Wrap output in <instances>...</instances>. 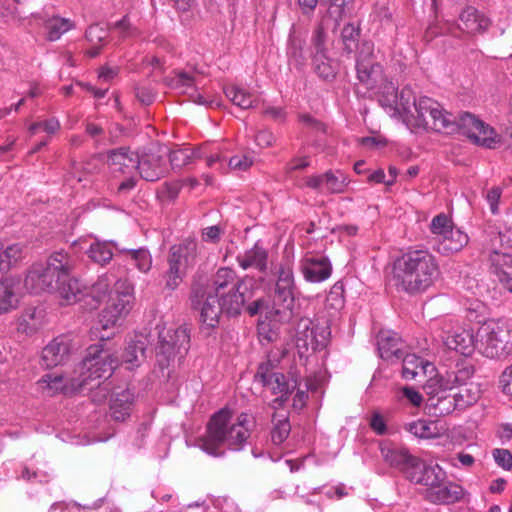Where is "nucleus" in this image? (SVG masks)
Masks as SVG:
<instances>
[{
	"label": "nucleus",
	"mask_w": 512,
	"mask_h": 512,
	"mask_svg": "<svg viewBox=\"0 0 512 512\" xmlns=\"http://www.w3.org/2000/svg\"><path fill=\"white\" fill-rule=\"evenodd\" d=\"M380 105L391 118L401 121L412 133H462L476 145L489 149L496 148L501 142L495 130L473 114L463 112L454 116L434 99L417 97L409 86L398 92L390 85L383 93Z\"/></svg>",
	"instance_id": "1"
},
{
	"label": "nucleus",
	"mask_w": 512,
	"mask_h": 512,
	"mask_svg": "<svg viewBox=\"0 0 512 512\" xmlns=\"http://www.w3.org/2000/svg\"><path fill=\"white\" fill-rule=\"evenodd\" d=\"M251 426L252 419L247 413L234 415L230 409L223 408L211 417L198 446L212 456H222L225 449L240 451L250 437Z\"/></svg>",
	"instance_id": "2"
},
{
	"label": "nucleus",
	"mask_w": 512,
	"mask_h": 512,
	"mask_svg": "<svg viewBox=\"0 0 512 512\" xmlns=\"http://www.w3.org/2000/svg\"><path fill=\"white\" fill-rule=\"evenodd\" d=\"M440 274L436 257L428 250H409L395 259L392 280L398 290L419 294L429 289Z\"/></svg>",
	"instance_id": "3"
},
{
	"label": "nucleus",
	"mask_w": 512,
	"mask_h": 512,
	"mask_svg": "<svg viewBox=\"0 0 512 512\" xmlns=\"http://www.w3.org/2000/svg\"><path fill=\"white\" fill-rule=\"evenodd\" d=\"M116 359L111 351L104 348L103 343L94 344L88 347L86 355L81 363L74 370L77 381L73 382L74 387L99 388L107 392V385L102 386L101 379H108L115 368ZM106 393L103 394V398Z\"/></svg>",
	"instance_id": "4"
},
{
	"label": "nucleus",
	"mask_w": 512,
	"mask_h": 512,
	"mask_svg": "<svg viewBox=\"0 0 512 512\" xmlns=\"http://www.w3.org/2000/svg\"><path fill=\"white\" fill-rule=\"evenodd\" d=\"M74 267L73 259L63 251L54 252L46 266L34 264L28 271L24 285L31 293L56 291L58 282Z\"/></svg>",
	"instance_id": "5"
},
{
	"label": "nucleus",
	"mask_w": 512,
	"mask_h": 512,
	"mask_svg": "<svg viewBox=\"0 0 512 512\" xmlns=\"http://www.w3.org/2000/svg\"><path fill=\"white\" fill-rule=\"evenodd\" d=\"M478 350L488 359L507 360L512 355V321L489 320L477 330Z\"/></svg>",
	"instance_id": "6"
},
{
	"label": "nucleus",
	"mask_w": 512,
	"mask_h": 512,
	"mask_svg": "<svg viewBox=\"0 0 512 512\" xmlns=\"http://www.w3.org/2000/svg\"><path fill=\"white\" fill-rule=\"evenodd\" d=\"M197 257V243L194 240L186 239L171 246L167 257L168 269L163 274L165 288L172 291L177 289L187 272L196 265Z\"/></svg>",
	"instance_id": "7"
},
{
	"label": "nucleus",
	"mask_w": 512,
	"mask_h": 512,
	"mask_svg": "<svg viewBox=\"0 0 512 512\" xmlns=\"http://www.w3.org/2000/svg\"><path fill=\"white\" fill-rule=\"evenodd\" d=\"M135 303L134 286L127 280H118L109 293L106 307L100 314L103 330L119 325L130 313Z\"/></svg>",
	"instance_id": "8"
},
{
	"label": "nucleus",
	"mask_w": 512,
	"mask_h": 512,
	"mask_svg": "<svg viewBox=\"0 0 512 512\" xmlns=\"http://www.w3.org/2000/svg\"><path fill=\"white\" fill-rule=\"evenodd\" d=\"M404 429L419 439L440 440V444L448 448L461 445L465 440L456 427L441 420L418 419L406 423Z\"/></svg>",
	"instance_id": "9"
},
{
	"label": "nucleus",
	"mask_w": 512,
	"mask_h": 512,
	"mask_svg": "<svg viewBox=\"0 0 512 512\" xmlns=\"http://www.w3.org/2000/svg\"><path fill=\"white\" fill-rule=\"evenodd\" d=\"M430 231L434 236V249L442 255H450L461 251L469 242V237L444 213L436 215L430 223Z\"/></svg>",
	"instance_id": "10"
},
{
	"label": "nucleus",
	"mask_w": 512,
	"mask_h": 512,
	"mask_svg": "<svg viewBox=\"0 0 512 512\" xmlns=\"http://www.w3.org/2000/svg\"><path fill=\"white\" fill-rule=\"evenodd\" d=\"M374 44L370 41H364L358 50L356 60V71L358 80L368 89H382L379 100L384 92L388 91L392 82H388L383 74V68L374 61Z\"/></svg>",
	"instance_id": "11"
},
{
	"label": "nucleus",
	"mask_w": 512,
	"mask_h": 512,
	"mask_svg": "<svg viewBox=\"0 0 512 512\" xmlns=\"http://www.w3.org/2000/svg\"><path fill=\"white\" fill-rule=\"evenodd\" d=\"M158 346L157 355L162 356L167 362L176 355L186 353L189 349L190 336L185 327H169L165 324L157 325Z\"/></svg>",
	"instance_id": "12"
},
{
	"label": "nucleus",
	"mask_w": 512,
	"mask_h": 512,
	"mask_svg": "<svg viewBox=\"0 0 512 512\" xmlns=\"http://www.w3.org/2000/svg\"><path fill=\"white\" fill-rule=\"evenodd\" d=\"M472 367H461L453 371H447L445 374L429 375L423 389L427 395L437 397L444 395L446 391L466 385L472 377Z\"/></svg>",
	"instance_id": "13"
},
{
	"label": "nucleus",
	"mask_w": 512,
	"mask_h": 512,
	"mask_svg": "<svg viewBox=\"0 0 512 512\" xmlns=\"http://www.w3.org/2000/svg\"><path fill=\"white\" fill-rule=\"evenodd\" d=\"M275 314L291 312L295 303V281L290 263L281 264L274 293Z\"/></svg>",
	"instance_id": "14"
},
{
	"label": "nucleus",
	"mask_w": 512,
	"mask_h": 512,
	"mask_svg": "<svg viewBox=\"0 0 512 512\" xmlns=\"http://www.w3.org/2000/svg\"><path fill=\"white\" fill-rule=\"evenodd\" d=\"M256 281L251 277H244L239 284L223 293L218 294L219 303L223 312L230 316H236L242 311L246 301L253 295Z\"/></svg>",
	"instance_id": "15"
},
{
	"label": "nucleus",
	"mask_w": 512,
	"mask_h": 512,
	"mask_svg": "<svg viewBox=\"0 0 512 512\" xmlns=\"http://www.w3.org/2000/svg\"><path fill=\"white\" fill-rule=\"evenodd\" d=\"M331 331L326 323L315 322L309 318L301 319L297 325V343L313 351L323 349L330 338Z\"/></svg>",
	"instance_id": "16"
},
{
	"label": "nucleus",
	"mask_w": 512,
	"mask_h": 512,
	"mask_svg": "<svg viewBox=\"0 0 512 512\" xmlns=\"http://www.w3.org/2000/svg\"><path fill=\"white\" fill-rule=\"evenodd\" d=\"M166 155L167 149L162 147L138 154L136 169L141 178L146 181H156L163 177L167 172Z\"/></svg>",
	"instance_id": "17"
},
{
	"label": "nucleus",
	"mask_w": 512,
	"mask_h": 512,
	"mask_svg": "<svg viewBox=\"0 0 512 512\" xmlns=\"http://www.w3.org/2000/svg\"><path fill=\"white\" fill-rule=\"evenodd\" d=\"M443 469L433 480L432 485L426 487L425 498L434 504H451L462 499L464 490L461 486L446 481Z\"/></svg>",
	"instance_id": "18"
},
{
	"label": "nucleus",
	"mask_w": 512,
	"mask_h": 512,
	"mask_svg": "<svg viewBox=\"0 0 512 512\" xmlns=\"http://www.w3.org/2000/svg\"><path fill=\"white\" fill-rule=\"evenodd\" d=\"M255 380L268 388L273 394H280L273 401V407L275 408L282 405L292 390L295 389V382L290 384L283 374L270 371L266 365L259 366Z\"/></svg>",
	"instance_id": "19"
},
{
	"label": "nucleus",
	"mask_w": 512,
	"mask_h": 512,
	"mask_svg": "<svg viewBox=\"0 0 512 512\" xmlns=\"http://www.w3.org/2000/svg\"><path fill=\"white\" fill-rule=\"evenodd\" d=\"M300 271L307 282L320 283L332 274V264L323 254L307 252L300 260Z\"/></svg>",
	"instance_id": "20"
},
{
	"label": "nucleus",
	"mask_w": 512,
	"mask_h": 512,
	"mask_svg": "<svg viewBox=\"0 0 512 512\" xmlns=\"http://www.w3.org/2000/svg\"><path fill=\"white\" fill-rule=\"evenodd\" d=\"M445 346L462 355L470 356L478 347L477 333L473 329L458 327L442 336Z\"/></svg>",
	"instance_id": "21"
},
{
	"label": "nucleus",
	"mask_w": 512,
	"mask_h": 512,
	"mask_svg": "<svg viewBox=\"0 0 512 512\" xmlns=\"http://www.w3.org/2000/svg\"><path fill=\"white\" fill-rule=\"evenodd\" d=\"M442 468L439 465H428L422 459L413 456L404 468V476L410 482L427 487L433 484Z\"/></svg>",
	"instance_id": "22"
},
{
	"label": "nucleus",
	"mask_w": 512,
	"mask_h": 512,
	"mask_svg": "<svg viewBox=\"0 0 512 512\" xmlns=\"http://www.w3.org/2000/svg\"><path fill=\"white\" fill-rule=\"evenodd\" d=\"M71 351L67 337L59 336L50 341L42 350V363L46 368H54L64 363Z\"/></svg>",
	"instance_id": "23"
},
{
	"label": "nucleus",
	"mask_w": 512,
	"mask_h": 512,
	"mask_svg": "<svg viewBox=\"0 0 512 512\" xmlns=\"http://www.w3.org/2000/svg\"><path fill=\"white\" fill-rule=\"evenodd\" d=\"M490 271L505 290L512 285V254L494 251L490 255Z\"/></svg>",
	"instance_id": "24"
},
{
	"label": "nucleus",
	"mask_w": 512,
	"mask_h": 512,
	"mask_svg": "<svg viewBox=\"0 0 512 512\" xmlns=\"http://www.w3.org/2000/svg\"><path fill=\"white\" fill-rule=\"evenodd\" d=\"M134 394L129 389H117L110 399V414L115 421H125L131 414Z\"/></svg>",
	"instance_id": "25"
},
{
	"label": "nucleus",
	"mask_w": 512,
	"mask_h": 512,
	"mask_svg": "<svg viewBox=\"0 0 512 512\" xmlns=\"http://www.w3.org/2000/svg\"><path fill=\"white\" fill-rule=\"evenodd\" d=\"M138 153L129 148L112 150L108 154V163L113 173L130 174L137 167Z\"/></svg>",
	"instance_id": "26"
},
{
	"label": "nucleus",
	"mask_w": 512,
	"mask_h": 512,
	"mask_svg": "<svg viewBox=\"0 0 512 512\" xmlns=\"http://www.w3.org/2000/svg\"><path fill=\"white\" fill-rule=\"evenodd\" d=\"M459 29L467 34H476L486 31L490 20L473 7L465 8L459 16Z\"/></svg>",
	"instance_id": "27"
},
{
	"label": "nucleus",
	"mask_w": 512,
	"mask_h": 512,
	"mask_svg": "<svg viewBox=\"0 0 512 512\" xmlns=\"http://www.w3.org/2000/svg\"><path fill=\"white\" fill-rule=\"evenodd\" d=\"M267 261L268 252L264 247L260 246L258 242L255 243L252 248L237 256V262L244 270L253 268L259 272H265L267 269Z\"/></svg>",
	"instance_id": "28"
},
{
	"label": "nucleus",
	"mask_w": 512,
	"mask_h": 512,
	"mask_svg": "<svg viewBox=\"0 0 512 512\" xmlns=\"http://www.w3.org/2000/svg\"><path fill=\"white\" fill-rule=\"evenodd\" d=\"M166 81L172 90L182 94H190L193 97V101L198 104L206 103L200 94L195 93L196 80L193 75L180 71L174 72Z\"/></svg>",
	"instance_id": "29"
},
{
	"label": "nucleus",
	"mask_w": 512,
	"mask_h": 512,
	"mask_svg": "<svg viewBox=\"0 0 512 512\" xmlns=\"http://www.w3.org/2000/svg\"><path fill=\"white\" fill-rule=\"evenodd\" d=\"M435 371L434 364L421 359L416 354H407L403 358L402 377L406 380H413L419 374L431 375Z\"/></svg>",
	"instance_id": "30"
},
{
	"label": "nucleus",
	"mask_w": 512,
	"mask_h": 512,
	"mask_svg": "<svg viewBox=\"0 0 512 512\" xmlns=\"http://www.w3.org/2000/svg\"><path fill=\"white\" fill-rule=\"evenodd\" d=\"M380 452L383 460L392 467L400 469L403 473L413 455L406 448L397 447L388 442L380 443Z\"/></svg>",
	"instance_id": "31"
},
{
	"label": "nucleus",
	"mask_w": 512,
	"mask_h": 512,
	"mask_svg": "<svg viewBox=\"0 0 512 512\" xmlns=\"http://www.w3.org/2000/svg\"><path fill=\"white\" fill-rule=\"evenodd\" d=\"M74 381H77L75 374L68 379L60 374L49 373L42 376L39 383L53 395L59 392L72 393L80 390L81 387H74Z\"/></svg>",
	"instance_id": "32"
},
{
	"label": "nucleus",
	"mask_w": 512,
	"mask_h": 512,
	"mask_svg": "<svg viewBox=\"0 0 512 512\" xmlns=\"http://www.w3.org/2000/svg\"><path fill=\"white\" fill-rule=\"evenodd\" d=\"M56 292L59 297L63 300V304H73L81 299L84 294L83 286L80 282L69 276V272L61 278L60 282H58Z\"/></svg>",
	"instance_id": "33"
},
{
	"label": "nucleus",
	"mask_w": 512,
	"mask_h": 512,
	"mask_svg": "<svg viewBox=\"0 0 512 512\" xmlns=\"http://www.w3.org/2000/svg\"><path fill=\"white\" fill-rule=\"evenodd\" d=\"M306 33L302 32L293 25L289 32L287 55L289 60L298 68L302 67L305 62L303 54V46L305 43Z\"/></svg>",
	"instance_id": "34"
},
{
	"label": "nucleus",
	"mask_w": 512,
	"mask_h": 512,
	"mask_svg": "<svg viewBox=\"0 0 512 512\" xmlns=\"http://www.w3.org/2000/svg\"><path fill=\"white\" fill-rule=\"evenodd\" d=\"M223 309L217 295L209 292L200 308V320L208 328H214L218 322Z\"/></svg>",
	"instance_id": "35"
},
{
	"label": "nucleus",
	"mask_w": 512,
	"mask_h": 512,
	"mask_svg": "<svg viewBox=\"0 0 512 512\" xmlns=\"http://www.w3.org/2000/svg\"><path fill=\"white\" fill-rule=\"evenodd\" d=\"M226 97L241 109L257 106V96L238 85H229L224 90Z\"/></svg>",
	"instance_id": "36"
},
{
	"label": "nucleus",
	"mask_w": 512,
	"mask_h": 512,
	"mask_svg": "<svg viewBox=\"0 0 512 512\" xmlns=\"http://www.w3.org/2000/svg\"><path fill=\"white\" fill-rule=\"evenodd\" d=\"M124 259L132 264L142 273H148L152 267V255L146 248L126 249L118 248Z\"/></svg>",
	"instance_id": "37"
},
{
	"label": "nucleus",
	"mask_w": 512,
	"mask_h": 512,
	"mask_svg": "<svg viewBox=\"0 0 512 512\" xmlns=\"http://www.w3.org/2000/svg\"><path fill=\"white\" fill-rule=\"evenodd\" d=\"M111 245L118 250L119 247L117 243L95 239L94 242L89 245L86 252L93 262L105 265L109 263L113 257V252L110 247Z\"/></svg>",
	"instance_id": "38"
},
{
	"label": "nucleus",
	"mask_w": 512,
	"mask_h": 512,
	"mask_svg": "<svg viewBox=\"0 0 512 512\" xmlns=\"http://www.w3.org/2000/svg\"><path fill=\"white\" fill-rule=\"evenodd\" d=\"M24 259V248L20 244L3 247L0 243V272H6Z\"/></svg>",
	"instance_id": "39"
},
{
	"label": "nucleus",
	"mask_w": 512,
	"mask_h": 512,
	"mask_svg": "<svg viewBox=\"0 0 512 512\" xmlns=\"http://www.w3.org/2000/svg\"><path fill=\"white\" fill-rule=\"evenodd\" d=\"M271 440L275 445L282 444L290 434L291 425L285 411L276 412L272 418Z\"/></svg>",
	"instance_id": "40"
},
{
	"label": "nucleus",
	"mask_w": 512,
	"mask_h": 512,
	"mask_svg": "<svg viewBox=\"0 0 512 512\" xmlns=\"http://www.w3.org/2000/svg\"><path fill=\"white\" fill-rule=\"evenodd\" d=\"M241 279L237 278L236 272L230 268H220L214 279V288L212 294L217 295L233 289V286L240 283Z\"/></svg>",
	"instance_id": "41"
},
{
	"label": "nucleus",
	"mask_w": 512,
	"mask_h": 512,
	"mask_svg": "<svg viewBox=\"0 0 512 512\" xmlns=\"http://www.w3.org/2000/svg\"><path fill=\"white\" fill-rule=\"evenodd\" d=\"M108 37V30L99 24L91 25L86 31V38L92 44V47L87 50L89 57H96L100 48L103 46L104 41Z\"/></svg>",
	"instance_id": "42"
},
{
	"label": "nucleus",
	"mask_w": 512,
	"mask_h": 512,
	"mask_svg": "<svg viewBox=\"0 0 512 512\" xmlns=\"http://www.w3.org/2000/svg\"><path fill=\"white\" fill-rule=\"evenodd\" d=\"M15 282L5 279L0 282V315L5 314L16 307Z\"/></svg>",
	"instance_id": "43"
},
{
	"label": "nucleus",
	"mask_w": 512,
	"mask_h": 512,
	"mask_svg": "<svg viewBox=\"0 0 512 512\" xmlns=\"http://www.w3.org/2000/svg\"><path fill=\"white\" fill-rule=\"evenodd\" d=\"M378 351L382 359L388 360L392 357H399L398 338L396 334L381 332L378 336Z\"/></svg>",
	"instance_id": "44"
},
{
	"label": "nucleus",
	"mask_w": 512,
	"mask_h": 512,
	"mask_svg": "<svg viewBox=\"0 0 512 512\" xmlns=\"http://www.w3.org/2000/svg\"><path fill=\"white\" fill-rule=\"evenodd\" d=\"M144 352H145V345L142 341H134L131 342L122 358L123 363L127 365V369H133L135 367H138L141 363V361L144 359Z\"/></svg>",
	"instance_id": "45"
},
{
	"label": "nucleus",
	"mask_w": 512,
	"mask_h": 512,
	"mask_svg": "<svg viewBox=\"0 0 512 512\" xmlns=\"http://www.w3.org/2000/svg\"><path fill=\"white\" fill-rule=\"evenodd\" d=\"M22 320L26 325V330L34 332L46 323V312L43 308H28L23 313Z\"/></svg>",
	"instance_id": "46"
},
{
	"label": "nucleus",
	"mask_w": 512,
	"mask_h": 512,
	"mask_svg": "<svg viewBox=\"0 0 512 512\" xmlns=\"http://www.w3.org/2000/svg\"><path fill=\"white\" fill-rule=\"evenodd\" d=\"M313 65L315 72L324 80H331L336 76V68L326 56V53L314 54Z\"/></svg>",
	"instance_id": "47"
},
{
	"label": "nucleus",
	"mask_w": 512,
	"mask_h": 512,
	"mask_svg": "<svg viewBox=\"0 0 512 512\" xmlns=\"http://www.w3.org/2000/svg\"><path fill=\"white\" fill-rule=\"evenodd\" d=\"M72 28V24L68 19L53 17L45 23L47 38L50 41L58 40L65 32Z\"/></svg>",
	"instance_id": "48"
},
{
	"label": "nucleus",
	"mask_w": 512,
	"mask_h": 512,
	"mask_svg": "<svg viewBox=\"0 0 512 512\" xmlns=\"http://www.w3.org/2000/svg\"><path fill=\"white\" fill-rule=\"evenodd\" d=\"M347 185V177L340 171H328L324 174V186L331 193H341Z\"/></svg>",
	"instance_id": "49"
},
{
	"label": "nucleus",
	"mask_w": 512,
	"mask_h": 512,
	"mask_svg": "<svg viewBox=\"0 0 512 512\" xmlns=\"http://www.w3.org/2000/svg\"><path fill=\"white\" fill-rule=\"evenodd\" d=\"M430 406L435 409V413L439 415H447L453 412L457 407L455 400L451 395H440L429 398Z\"/></svg>",
	"instance_id": "50"
},
{
	"label": "nucleus",
	"mask_w": 512,
	"mask_h": 512,
	"mask_svg": "<svg viewBox=\"0 0 512 512\" xmlns=\"http://www.w3.org/2000/svg\"><path fill=\"white\" fill-rule=\"evenodd\" d=\"M453 399L458 409H464L477 401L478 390L474 387L461 388L459 392L453 395Z\"/></svg>",
	"instance_id": "51"
},
{
	"label": "nucleus",
	"mask_w": 512,
	"mask_h": 512,
	"mask_svg": "<svg viewBox=\"0 0 512 512\" xmlns=\"http://www.w3.org/2000/svg\"><path fill=\"white\" fill-rule=\"evenodd\" d=\"M193 155L194 152L189 148L172 151L169 156L171 167L173 169H181L191 162Z\"/></svg>",
	"instance_id": "52"
},
{
	"label": "nucleus",
	"mask_w": 512,
	"mask_h": 512,
	"mask_svg": "<svg viewBox=\"0 0 512 512\" xmlns=\"http://www.w3.org/2000/svg\"><path fill=\"white\" fill-rule=\"evenodd\" d=\"M254 163V158L250 155H235L229 159L228 166L232 170L246 171Z\"/></svg>",
	"instance_id": "53"
},
{
	"label": "nucleus",
	"mask_w": 512,
	"mask_h": 512,
	"mask_svg": "<svg viewBox=\"0 0 512 512\" xmlns=\"http://www.w3.org/2000/svg\"><path fill=\"white\" fill-rule=\"evenodd\" d=\"M493 457L496 463L502 468L509 470L512 467V454L506 449H495Z\"/></svg>",
	"instance_id": "54"
},
{
	"label": "nucleus",
	"mask_w": 512,
	"mask_h": 512,
	"mask_svg": "<svg viewBox=\"0 0 512 512\" xmlns=\"http://www.w3.org/2000/svg\"><path fill=\"white\" fill-rule=\"evenodd\" d=\"M300 122L303 124V126L311 131L315 132H321L326 133V127L323 123L318 121L317 119L313 118L312 116L308 114H303L300 116Z\"/></svg>",
	"instance_id": "55"
},
{
	"label": "nucleus",
	"mask_w": 512,
	"mask_h": 512,
	"mask_svg": "<svg viewBox=\"0 0 512 512\" xmlns=\"http://www.w3.org/2000/svg\"><path fill=\"white\" fill-rule=\"evenodd\" d=\"M223 233L222 229L218 225L206 227L202 230L201 238L205 242L218 243Z\"/></svg>",
	"instance_id": "56"
},
{
	"label": "nucleus",
	"mask_w": 512,
	"mask_h": 512,
	"mask_svg": "<svg viewBox=\"0 0 512 512\" xmlns=\"http://www.w3.org/2000/svg\"><path fill=\"white\" fill-rule=\"evenodd\" d=\"M325 37L326 36L323 27H317L311 40L315 50L314 54L325 53Z\"/></svg>",
	"instance_id": "57"
},
{
	"label": "nucleus",
	"mask_w": 512,
	"mask_h": 512,
	"mask_svg": "<svg viewBox=\"0 0 512 512\" xmlns=\"http://www.w3.org/2000/svg\"><path fill=\"white\" fill-rule=\"evenodd\" d=\"M371 429L378 435H384L387 432V426L384 417L379 412H373L370 419Z\"/></svg>",
	"instance_id": "58"
},
{
	"label": "nucleus",
	"mask_w": 512,
	"mask_h": 512,
	"mask_svg": "<svg viewBox=\"0 0 512 512\" xmlns=\"http://www.w3.org/2000/svg\"><path fill=\"white\" fill-rule=\"evenodd\" d=\"M352 1L353 0H331L329 14L334 17L336 22L340 21L344 15L345 6Z\"/></svg>",
	"instance_id": "59"
},
{
	"label": "nucleus",
	"mask_w": 512,
	"mask_h": 512,
	"mask_svg": "<svg viewBox=\"0 0 512 512\" xmlns=\"http://www.w3.org/2000/svg\"><path fill=\"white\" fill-rule=\"evenodd\" d=\"M115 29L123 38H128L136 35V29L131 25L127 16L123 17L115 24Z\"/></svg>",
	"instance_id": "60"
},
{
	"label": "nucleus",
	"mask_w": 512,
	"mask_h": 512,
	"mask_svg": "<svg viewBox=\"0 0 512 512\" xmlns=\"http://www.w3.org/2000/svg\"><path fill=\"white\" fill-rule=\"evenodd\" d=\"M500 387L506 395H512V364L500 376Z\"/></svg>",
	"instance_id": "61"
},
{
	"label": "nucleus",
	"mask_w": 512,
	"mask_h": 512,
	"mask_svg": "<svg viewBox=\"0 0 512 512\" xmlns=\"http://www.w3.org/2000/svg\"><path fill=\"white\" fill-rule=\"evenodd\" d=\"M502 190L499 187H493L487 192L486 200L489 203L490 210L493 214L498 213V204L501 198Z\"/></svg>",
	"instance_id": "62"
},
{
	"label": "nucleus",
	"mask_w": 512,
	"mask_h": 512,
	"mask_svg": "<svg viewBox=\"0 0 512 512\" xmlns=\"http://www.w3.org/2000/svg\"><path fill=\"white\" fill-rule=\"evenodd\" d=\"M270 308L267 304V302L263 299H259L254 301L252 304L248 306V312L250 315H256V314H269Z\"/></svg>",
	"instance_id": "63"
},
{
	"label": "nucleus",
	"mask_w": 512,
	"mask_h": 512,
	"mask_svg": "<svg viewBox=\"0 0 512 512\" xmlns=\"http://www.w3.org/2000/svg\"><path fill=\"white\" fill-rule=\"evenodd\" d=\"M255 142L259 147H269L274 142V136L270 131L261 130L255 135Z\"/></svg>",
	"instance_id": "64"
}]
</instances>
